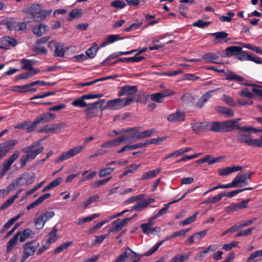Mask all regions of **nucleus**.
<instances>
[{
	"label": "nucleus",
	"instance_id": "nucleus-18",
	"mask_svg": "<svg viewBox=\"0 0 262 262\" xmlns=\"http://www.w3.org/2000/svg\"><path fill=\"white\" fill-rule=\"evenodd\" d=\"M138 92V87L136 85H125L122 86L118 93V96L133 95Z\"/></svg>",
	"mask_w": 262,
	"mask_h": 262
},
{
	"label": "nucleus",
	"instance_id": "nucleus-21",
	"mask_svg": "<svg viewBox=\"0 0 262 262\" xmlns=\"http://www.w3.org/2000/svg\"><path fill=\"white\" fill-rule=\"evenodd\" d=\"M242 169V167L240 166L227 167L225 168H220L218 172L220 176H226L231 173L240 171Z\"/></svg>",
	"mask_w": 262,
	"mask_h": 262
},
{
	"label": "nucleus",
	"instance_id": "nucleus-23",
	"mask_svg": "<svg viewBox=\"0 0 262 262\" xmlns=\"http://www.w3.org/2000/svg\"><path fill=\"white\" fill-rule=\"evenodd\" d=\"M191 252H188L186 253L178 254L172 257L169 262H184L188 260L192 255Z\"/></svg>",
	"mask_w": 262,
	"mask_h": 262
},
{
	"label": "nucleus",
	"instance_id": "nucleus-11",
	"mask_svg": "<svg viewBox=\"0 0 262 262\" xmlns=\"http://www.w3.org/2000/svg\"><path fill=\"white\" fill-rule=\"evenodd\" d=\"M38 246L39 243L36 241L26 243L25 245L21 262H24L29 256L32 255Z\"/></svg>",
	"mask_w": 262,
	"mask_h": 262
},
{
	"label": "nucleus",
	"instance_id": "nucleus-4",
	"mask_svg": "<svg viewBox=\"0 0 262 262\" xmlns=\"http://www.w3.org/2000/svg\"><path fill=\"white\" fill-rule=\"evenodd\" d=\"M138 127H132L125 130V132H135V133L130 134L129 136H127L129 140H127V141L132 143L133 141H137L149 137L156 132L155 129L153 128L141 132H138Z\"/></svg>",
	"mask_w": 262,
	"mask_h": 262
},
{
	"label": "nucleus",
	"instance_id": "nucleus-27",
	"mask_svg": "<svg viewBox=\"0 0 262 262\" xmlns=\"http://www.w3.org/2000/svg\"><path fill=\"white\" fill-rule=\"evenodd\" d=\"M161 168H158L145 172L141 176L140 179L141 180H144L155 178L161 172Z\"/></svg>",
	"mask_w": 262,
	"mask_h": 262
},
{
	"label": "nucleus",
	"instance_id": "nucleus-40",
	"mask_svg": "<svg viewBox=\"0 0 262 262\" xmlns=\"http://www.w3.org/2000/svg\"><path fill=\"white\" fill-rule=\"evenodd\" d=\"M115 168L113 167H107L100 170L98 176L100 178H103L106 176L110 175L113 172Z\"/></svg>",
	"mask_w": 262,
	"mask_h": 262
},
{
	"label": "nucleus",
	"instance_id": "nucleus-57",
	"mask_svg": "<svg viewBox=\"0 0 262 262\" xmlns=\"http://www.w3.org/2000/svg\"><path fill=\"white\" fill-rule=\"evenodd\" d=\"M65 50L59 45V43L55 48L54 55L56 57H63L64 56Z\"/></svg>",
	"mask_w": 262,
	"mask_h": 262
},
{
	"label": "nucleus",
	"instance_id": "nucleus-54",
	"mask_svg": "<svg viewBox=\"0 0 262 262\" xmlns=\"http://www.w3.org/2000/svg\"><path fill=\"white\" fill-rule=\"evenodd\" d=\"M205 159L206 162H207L209 165H211L219 162L220 161L221 158L219 157L214 159L212 155H208L205 157Z\"/></svg>",
	"mask_w": 262,
	"mask_h": 262
},
{
	"label": "nucleus",
	"instance_id": "nucleus-32",
	"mask_svg": "<svg viewBox=\"0 0 262 262\" xmlns=\"http://www.w3.org/2000/svg\"><path fill=\"white\" fill-rule=\"evenodd\" d=\"M124 55L123 52H118L111 54L108 56L101 63V64L103 66L112 65V62H108V61L113 59L116 58L117 57Z\"/></svg>",
	"mask_w": 262,
	"mask_h": 262
},
{
	"label": "nucleus",
	"instance_id": "nucleus-60",
	"mask_svg": "<svg viewBox=\"0 0 262 262\" xmlns=\"http://www.w3.org/2000/svg\"><path fill=\"white\" fill-rule=\"evenodd\" d=\"M223 196H224V193H222L208 199L206 202L207 203H214L220 201Z\"/></svg>",
	"mask_w": 262,
	"mask_h": 262
},
{
	"label": "nucleus",
	"instance_id": "nucleus-17",
	"mask_svg": "<svg viewBox=\"0 0 262 262\" xmlns=\"http://www.w3.org/2000/svg\"><path fill=\"white\" fill-rule=\"evenodd\" d=\"M204 129L222 133L223 132L222 122H204Z\"/></svg>",
	"mask_w": 262,
	"mask_h": 262
},
{
	"label": "nucleus",
	"instance_id": "nucleus-64",
	"mask_svg": "<svg viewBox=\"0 0 262 262\" xmlns=\"http://www.w3.org/2000/svg\"><path fill=\"white\" fill-rule=\"evenodd\" d=\"M238 210L237 203H233L225 208V211L228 212H234Z\"/></svg>",
	"mask_w": 262,
	"mask_h": 262
},
{
	"label": "nucleus",
	"instance_id": "nucleus-24",
	"mask_svg": "<svg viewBox=\"0 0 262 262\" xmlns=\"http://www.w3.org/2000/svg\"><path fill=\"white\" fill-rule=\"evenodd\" d=\"M33 33L38 37L41 36L46 33L48 30V26L41 24L33 28Z\"/></svg>",
	"mask_w": 262,
	"mask_h": 262
},
{
	"label": "nucleus",
	"instance_id": "nucleus-35",
	"mask_svg": "<svg viewBox=\"0 0 262 262\" xmlns=\"http://www.w3.org/2000/svg\"><path fill=\"white\" fill-rule=\"evenodd\" d=\"M225 74L227 76V77L225 78L226 80H234L238 81H245L244 77L242 76L236 75L235 74L232 73V72H226L225 71Z\"/></svg>",
	"mask_w": 262,
	"mask_h": 262
},
{
	"label": "nucleus",
	"instance_id": "nucleus-45",
	"mask_svg": "<svg viewBox=\"0 0 262 262\" xmlns=\"http://www.w3.org/2000/svg\"><path fill=\"white\" fill-rule=\"evenodd\" d=\"M147 207L146 202L145 200H142L138 202L136 205H135L132 210L141 211L143 209Z\"/></svg>",
	"mask_w": 262,
	"mask_h": 262
},
{
	"label": "nucleus",
	"instance_id": "nucleus-20",
	"mask_svg": "<svg viewBox=\"0 0 262 262\" xmlns=\"http://www.w3.org/2000/svg\"><path fill=\"white\" fill-rule=\"evenodd\" d=\"M236 58L243 61V60H250L254 62H259L258 57L255 56H252L246 53L245 51L242 50L238 52L236 55Z\"/></svg>",
	"mask_w": 262,
	"mask_h": 262
},
{
	"label": "nucleus",
	"instance_id": "nucleus-28",
	"mask_svg": "<svg viewBox=\"0 0 262 262\" xmlns=\"http://www.w3.org/2000/svg\"><path fill=\"white\" fill-rule=\"evenodd\" d=\"M149 224H141L140 225V227L144 233L146 234H156V232H160V228L159 227L151 228L150 227H149Z\"/></svg>",
	"mask_w": 262,
	"mask_h": 262
},
{
	"label": "nucleus",
	"instance_id": "nucleus-3",
	"mask_svg": "<svg viewBox=\"0 0 262 262\" xmlns=\"http://www.w3.org/2000/svg\"><path fill=\"white\" fill-rule=\"evenodd\" d=\"M35 179V176L34 173L24 172L8 186L7 192L9 193L16 187H18L24 184L26 185H31L34 182Z\"/></svg>",
	"mask_w": 262,
	"mask_h": 262
},
{
	"label": "nucleus",
	"instance_id": "nucleus-13",
	"mask_svg": "<svg viewBox=\"0 0 262 262\" xmlns=\"http://www.w3.org/2000/svg\"><path fill=\"white\" fill-rule=\"evenodd\" d=\"M56 115L51 113H45L38 115L34 120V124L37 126L39 124H43L54 120Z\"/></svg>",
	"mask_w": 262,
	"mask_h": 262
},
{
	"label": "nucleus",
	"instance_id": "nucleus-29",
	"mask_svg": "<svg viewBox=\"0 0 262 262\" xmlns=\"http://www.w3.org/2000/svg\"><path fill=\"white\" fill-rule=\"evenodd\" d=\"M242 50V48L239 46H230L227 47L226 49V56L227 57H230L235 55Z\"/></svg>",
	"mask_w": 262,
	"mask_h": 262
},
{
	"label": "nucleus",
	"instance_id": "nucleus-33",
	"mask_svg": "<svg viewBox=\"0 0 262 262\" xmlns=\"http://www.w3.org/2000/svg\"><path fill=\"white\" fill-rule=\"evenodd\" d=\"M219 56L213 53H208L204 55L202 58L207 62L217 63L215 61L219 59Z\"/></svg>",
	"mask_w": 262,
	"mask_h": 262
},
{
	"label": "nucleus",
	"instance_id": "nucleus-47",
	"mask_svg": "<svg viewBox=\"0 0 262 262\" xmlns=\"http://www.w3.org/2000/svg\"><path fill=\"white\" fill-rule=\"evenodd\" d=\"M99 199V195L98 194H94L91 196L83 203L84 208H86L92 203L97 202Z\"/></svg>",
	"mask_w": 262,
	"mask_h": 262
},
{
	"label": "nucleus",
	"instance_id": "nucleus-43",
	"mask_svg": "<svg viewBox=\"0 0 262 262\" xmlns=\"http://www.w3.org/2000/svg\"><path fill=\"white\" fill-rule=\"evenodd\" d=\"M192 129L196 133H199L202 129H204V122H195L191 123Z\"/></svg>",
	"mask_w": 262,
	"mask_h": 262
},
{
	"label": "nucleus",
	"instance_id": "nucleus-44",
	"mask_svg": "<svg viewBox=\"0 0 262 262\" xmlns=\"http://www.w3.org/2000/svg\"><path fill=\"white\" fill-rule=\"evenodd\" d=\"M98 50V47L96 45L88 49L86 51L85 54L88 57L93 58L95 57Z\"/></svg>",
	"mask_w": 262,
	"mask_h": 262
},
{
	"label": "nucleus",
	"instance_id": "nucleus-63",
	"mask_svg": "<svg viewBox=\"0 0 262 262\" xmlns=\"http://www.w3.org/2000/svg\"><path fill=\"white\" fill-rule=\"evenodd\" d=\"M238 244V242L234 241L230 243L225 244L223 246V249L226 251H230L233 247H237Z\"/></svg>",
	"mask_w": 262,
	"mask_h": 262
},
{
	"label": "nucleus",
	"instance_id": "nucleus-46",
	"mask_svg": "<svg viewBox=\"0 0 262 262\" xmlns=\"http://www.w3.org/2000/svg\"><path fill=\"white\" fill-rule=\"evenodd\" d=\"M238 94L242 97H246L248 99H251L253 97V94L248 91L246 88L242 89L238 92Z\"/></svg>",
	"mask_w": 262,
	"mask_h": 262
},
{
	"label": "nucleus",
	"instance_id": "nucleus-8",
	"mask_svg": "<svg viewBox=\"0 0 262 262\" xmlns=\"http://www.w3.org/2000/svg\"><path fill=\"white\" fill-rule=\"evenodd\" d=\"M18 143L16 139L7 140L0 144V160L4 158L7 154L13 149L15 146Z\"/></svg>",
	"mask_w": 262,
	"mask_h": 262
},
{
	"label": "nucleus",
	"instance_id": "nucleus-55",
	"mask_svg": "<svg viewBox=\"0 0 262 262\" xmlns=\"http://www.w3.org/2000/svg\"><path fill=\"white\" fill-rule=\"evenodd\" d=\"M16 199V195H13L7 200L1 207V210H4L11 205Z\"/></svg>",
	"mask_w": 262,
	"mask_h": 262
},
{
	"label": "nucleus",
	"instance_id": "nucleus-7",
	"mask_svg": "<svg viewBox=\"0 0 262 262\" xmlns=\"http://www.w3.org/2000/svg\"><path fill=\"white\" fill-rule=\"evenodd\" d=\"M20 154L19 150H15L8 159L4 162L2 168L0 169V178H2L5 176L10 169L12 164L19 157Z\"/></svg>",
	"mask_w": 262,
	"mask_h": 262
},
{
	"label": "nucleus",
	"instance_id": "nucleus-26",
	"mask_svg": "<svg viewBox=\"0 0 262 262\" xmlns=\"http://www.w3.org/2000/svg\"><path fill=\"white\" fill-rule=\"evenodd\" d=\"M123 37H120L117 34H112L106 36L105 41L100 45V48L104 47L105 46L114 43V42L123 39Z\"/></svg>",
	"mask_w": 262,
	"mask_h": 262
},
{
	"label": "nucleus",
	"instance_id": "nucleus-42",
	"mask_svg": "<svg viewBox=\"0 0 262 262\" xmlns=\"http://www.w3.org/2000/svg\"><path fill=\"white\" fill-rule=\"evenodd\" d=\"M198 214V212L195 213L194 214L190 216L180 222L179 225L182 226L188 225L193 222L196 219V216Z\"/></svg>",
	"mask_w": 262,
	"mask_h": 262
},
{
	"label": "nucleus",
	"instance_id": "nucleus-10",
	"mask_svg": "<svg viewBox=\"0 0 262 262\" xmlns=\"http://www.w3.org/2000/svg\"><path fill=\"white\" fill-rule=\"evenodd\" d=\"M67 127H68V125L64 122L47 124L39 129L38 132L45 133H60L62 132V128Z\"/></svg>",
	"mask_w": 262,
	"mask_h": 262
},
{
	"label": "nucleus",
	"instance_id": "nucleus-31",
	"mask_svg": "<svg viewBox=\"0 0 262 262\" xmlns=\"http://www.w3.org/2000/svg\"><path fill=\"white\" fill-rule=\"evenodd\" d=\"M215 110L218 112L224 114L226 117H231L234 115V111L228 107L218 106L215 107Z\"/></svg>",
	"mask_w": 262,
	"mask_h": 262
},
{
	"label": "nucleus",
	"instance_id": "nucleus-53",
	"mask_svg": "<svg viewBox=\"0 0 262 262\" xmlns=\"http://www.w3.org/2000/svg\"><path fill=\"white\" fill-rule=\"evenodd\" d=\"M124 252H126V258L129 257L130 259H133L140 256L139 254H138L132 250L128 247L125 249Z\"/></svg>",
	"mask_w": 262,
	"mask_h": 262
},
{
	"label": "nucleus",
	"instance_id": "nucleus-50",
	"mask_svg": "<svg viewBox=\"0 0 262 262\" xmlns=\"http://www.w3.org/2000/svg\"><path fill=\"white\" fill-rule=\"evenodd\" d=\"M72 104L74 106L79 107L80 108L86 107L87 105V104L84 101V99H82V96H81L80 98L73 101L72 103Z\"/></svg>",
	"mask_w": 262,
	"mask_h": 262
},
{
	"label": "nucleus",
	"instance_id": "nucleus-19",
	"mask_svg": "<svg viewBox=\"0 0 262 262\" xmlns=\"http://www.w3.org/2000/svg\"><path fill=\"white\" fill-rule=\"evenodd\" d=\"M220 89V88H219L215 90H212L205 93L198 101L196 104V106L198 108H202L204 105L205 103L212 96V94Z\"/></svg>",
	"mask_w": 262,
	"mask_h": 262
},
{
	"label": "nucleus",
	"instance_id": "nucleus-6",
	"mask_svg": "<svg viewBox=\"0 0 262 262\" xmlns=\"http://www.w3.org/2000/svg\"><path fill=\"white\" fill-rule=\"evenodd\" d=\"M173 93L170 90H166L161 93H156L151 94L150 96L148 95H143L141 97H143V99H145V101L142 100L141 99H138L136 100V102H140L142 103H145L146 100L149 97H150V99L155 102L158 103H161L164 101V99L165 97L170 96L172 95Z\"/></svg>",
	"mask_w": 262,
	"mask_h": 262
},
{
	"label": "nucleus",
	"instance_id": "nucleus-14",
	"mask_svg": "<svg viewBox=\"0 0 262 262\" xmlns=\"http://www.w3.org/2000/svg\"><path fill=\"white\" fill-rule=\"evenodd\" d=\"M129 138L126 136H122L120 137L106 141L101 144L100 147L104 148H111L119 146L121 142L127 141Z\"/></svg>",
	"mask_w": 262,
	"mask_h": 262
},
{
	"label": "nucleus",
	"instance_id": "nucleus-59",
	"mask_svg": "<svg viewBox=\"0 0 262 262\" xmlns=\"http://www.w3.org/2000/svg\"><path fill=\"white\" fill-rule=\"evenodd\" d=\"M210 24V22L205 21L203 20H199L193 23L192 26L201 28H204L207 27Z\"/></svg>",
	"mask_w": 262,
	"mask_h": 262
},
{
	"label": "nucleus",
	"instance_id": "nucleus-22",
	"mask_svg": "<svg viewBox=\"0 0 262 262\" xmlns=\"http://www.w3.org/2000/svg\"><path fill=\"white\" fill-rule=\"evenodd\" d=\"M185 113L183 112L177 111L175 113L169 115L167 120L170 122H179L185 120Z\"/></svg>",
	"mask_w": 262,
	"mask_h": 262
},
{
	"label": "nucleus",
	"instance_id": "nucleus-37",
	"mask_svg": "<svg viewBox=\"0 0 262 262\" xmlns=\"http://www.w3.org/2000/svg\"><path fill=\"white\" fill-rule=\"evenodd\" d=\"M18 233H20L19 235L20 242H24L33 233L32 231L29 228H26L22 232H19Z\"/></svg>",
	"mask_w": 262,
	"mask_h": 262
},
{
	"label": "nucleus",
	"instance_id": "nucleus-58",
	"mask_svg": "<svg viewBox=\"0 0 262 262\" xmlns=\"http://www.w3.org/2000/svg\"><path fill=\"white\" fill-rule=\"evenodd\" d=\"M211 34L214 36L216 39H225L228 36V34L225 32H218L211 33Z\"/></svg>",
	"mask_w": 262,
	"mask_h": 262
},
{
	"label": "nucleus",
	"instance_id": "nucleus-39",
	"mask_svg": "<svg viewBox=\"0 0 262 262\" xmlns=\"http://www.w3.org/2000/svg\"><path fill=\"white\" fill-rule=\"evenodd\" d=\"M81 16V12L78 9H73L70 13L68 19L70 21L74 19L79 18Z\"/></svg>",
	"mask_w": 262,
	"mask_h": 262
},
{
	"label": "nucleus",
	"instance_id": "nucleus-16",
	"mask_svg": "<svg viewBox=\"0 0 262 262\" xmlns=\"http://www.w3.org/2000/svg\"><path fill=\"white\" fill-rule=\"evenodd\" d=\"M36 126V124H34V120L33 122L25 121L15 125L14 128L26 129L28 133H31L35 130Z\"/></svg>",
	"mask_w": 262,
	"mask_h": 262
},
{
	"label": "nucleus",
	"instance_id": "nucleus-48",
	"mask_svg": "<svg viewBox=\"0 0 262 262\" xmlns=\"http://www.w3.org/2000/svg\"><path fill=\"white\" fill-rule=\"evenodd\" d=\"M110 5L117 9H122L125 7L126 4L123 1L116 0L112 2Z\"/></svg>",
	"mask_w": 262,
	"mask_h": 262
},
{
	"label": "nucleus",
	"instance_id": "nucleus-34",
	"mask_svg": "<svg viewBox=\"0 0 262 262\" xmlns=\"http://www.w3.org/2000/svg\"><path fill=\"white\" fill-rule=\"evenodd\" d=\"M20 233L15 234L12 238H11L7 244V250L10 252L12 250L13 247L16 246V243L19 237Z\"/></svg>",
	"mask_w": 262,
	"mask_h": 262
},
{
	"label": "nucleus",
	"instance_id": "nucleus-12",
	"mask_svg": "<svg viewBox=\"0 0 262 262\" xmlns=\"http://www.w3.org/2000/svg\"><path fill=\"white\" fill-rule=\"evenodd\" d=\"M246 132L241 130L237 135L238 142L241 143H246L249 146H255L256 139H252L250 134Z\"/></svg>",
	"mask_w": 262,
	"mask_h": 262
},
{
	"label": "nucleus",
	"instance_id": "nucleus-51",
	"mask_svg": "<svg viewBox=\"0 0 262 262\" xmlns=\"http://www.w3.org/2000/svg\"><path fill=\"white\" fill-rule=\"evenodd\" d=\"M112 224L113 225V227L109 230L108 232H117L121 230L122 228L121 227L119 223V219L114 221L112 222Z\"/></svg>",
	"mask_w": 262,
	"mask_h": 262
},
{
	"label": "nucleus",
	"instance_id": "nucleus-15",
	"mask_svg": "<svg viewBox=\"0 0 262 262\" xmlns=\"http://www.w3.org/2000/svg\"><path fill=\"white\" fill-rule=\"evenodd\" d=\"M240 118L222 122L223 132H228L231 130L240 129L238 122Z\"/></svg>",
	"mask_w": 262,
	"mask_h": 262
},
{
	"label": "nucleus",
	"instance_id": "nucleus-52",
	"mask_svg": "<svg viewBox=\"0 0 262 262\" xmlns=\"http://www.w3.org/2000/svg\"><path fill=\"white\" fill-rule=\"evenodd\" d=\"M72 244V242H68L62 244L58 247H57L54 250V254H58L64 250L66 249L68 247H69Z\"/></svg>",
	"mask_w": 262,
	"mask_h": 262
},
{
	"label": "nucleus",
	"instance_id": "nucleus-62",
	"mask_svg": "<svg viewBox=\"0 0 262 262\" xmlns=\"http://www.w3.org/2000/svg\"><path fill=\"white\" fill-rule=\"evenodd\" d=\"M228 16H221L219 18L220 21L222 22H230L231 21V17L235 15V14L232 12H228L227 13Z\"/></svg>",
	"mask_w": 262,
	"mask_h": 262
},
{
	"label": "nucleus",
	"instance_id": "nucleus-25",
	"mask_svg": "<svg viewBox=\"0 0 262 262\" xmlns=\"http://www.w3.org/2000/svg\"><path fill=\"white\" fill-rule=\"evenodd\" d=\"M234 179L237 187L247 185L249 183L248 179L244 173L242 174L238 173Z\"/></svg>",
	"mask_w": 262,
	"mask_h": 262
},
{
	"label": "nucleus",
	"instance_id": "nucleus-38",
	"mask_svg": "<svg viewBox=\"0 0 262 262\" xmlns=\"http://www.w3.org/2000/svg\"><path fill=\"white\" fill-rule=\"evenodd\" d=\"M57 231V229H56V227H54L53 230L49 233L50 237L46 242V245H47V247H49L51 243H54L56 241Z\"/></svg>",
	"mask_w": 262,
	"mask_h": 262
},
{
	"label": "nucleus",
	"instance_id": "nucleus-41",
	"mask_svg": "<svg viewBox=\"0 0 262 262\" xmlns=\"http://www.w3.org/2000/svg\"><path fill=\"white\" fill-rule=\"evenodd\" d=\"M20 63L23 64L22 69L28 70L29 71H30L32 67V65L34 64L33 61L25 58L21 60Z\"/></svg>",
	"mask_w": 262,
	"mask_h": 262
},
{
	"label": "nucleus",
	"instance_id": "nucleus-2",
	"mask_svg": "<svg viewBox=\"0 0 262 262\" xmlns=\"http://www.w3.org/2000/svg\"><path fill=\"white\" fill-rule=\"evenodd\" d=\"M43 150L44 147L43 146L35 149L33 145H30L22 148L21 151L27 154L23 155L19 160L20 167H24L27 162L34 160Z\"/></svg>",
	"mask_w": 262,
	"mask_h": 262
},
{
	"label": "nucleus",
	"instance_id": "nucleus-49",
	"mask_svg": "<svg viewBox=\"0 0 262 262\" xmlns=\"http://www.w3.org/2000/svg\"><path fill=\"white\" fill-rule=\"evenodd\" d=\"M46 221L41 215L39 216L34 221L35 226L37 229H41L43 228Z\"/></svg>",
	"mask_w": 262,
	"mask_h": 262
},
{
	"label": "nucleus",
	"instance_id": "nucleus-36",
	"mask_svg": "<svg viewBox=\"0 0 262 262\" xmlns=\"http://www.w3.org/2000/svg\"><path fill=\"white\" fill-rule=\"evenodd\" d=\"M99 104V102H96L93 103H89L86 106L87 108L85 109L84 113L86 115L87 118H91V115L94 112L93 110L96 107V106Z\"/></svg>",
	"mask_w": 262,
	"mask_h": 262
},
{
	"label": "nucleus",
	"instance_id": "nucleus-9",
	"mask_svg": "<svg viewBox=\"0 0 262 262\" xmlns=\"http://www.w3.org/2000/svg\"><path fill=\"white\" fill-rule=\"evenodd\" d=\"M85 148V145H79L75 146L73 148L70 149L69 151L61 155L58 158V159L55 160V162L59 163L64 160L69 159V158L80 153Z\"/></svg>",
	"mask_w": 262,
	"mask_h": 262
},
{
	"label": "nucleus",
	"instance_id": "nucleus-56",
	"mask_svg": "<svg viewBox=\"0 0 262 262\" xmlns=\"http://www.w3.org/2000/svg\"><path fill=\"white\" fill-rule=\"evenodd\" d=\"M171 204V203H170L169 202V203L165 204L164 205V208L161 209L156 214H155L153 217H152V219H156L159 217L160 216L165 214L168 211L169 205Z\"/></svg>",
	"mask_w": 262,
	"mask_h": 262
},
{
	"label": "nucleus",
	"instance_id": "nucleus-61",
	"mask_svg": "<svg viewBox=\"0 0 262 262\" xmlns=\"http://www.w3.org/2000/svg\"><path fill=\"white\" fill-rule=\"evenodd\" d=\"M103 96V94L102 93L96 94H86L83 95L82 96V99L84 100L86 99H92L95 98H101Z\"/></svg>",
	"mask_w": 262,
	"mask_h": 262
},
{
	"label": "nucleus",
	"instance_id": "nucleus-30",
	"mask_svg": "<svg viewBox=\"0 0 262 262\" xmlns=\"http://www.w3.org/2000/svg\"><path fill=\"white\" fill-rule=\"evenodd\" d=\"M174 238V237H172L171 235L165 238V239L161 241L159 243H157L151 249L149 250L147 252L144 253L143 255L147 256H149L154 252H155L159 248V247L162 245V244L166 241H168L171 238Z\"/></svg>",
	"mask_w": 262,
	"mask_h": 262
},
{
	"label": "nucleus",
	"instance_id": "nucleus-1",
	"mask_svg": "<svg viewBox=\"0 0 262 262\" xmlns=\"http://www.w3.org/2000/svg\"><path fill=\"white\" fill-rule=\"evenodd\" d=\"M23 12L30 14L34 21H40L45 20L51 14L52 10H43L40 5L34 3L28 5L23 9Z\"/></svg>",
	"mask_w": 262,
	"mask_h": 262
},
{
	"label": "nucleus",
	"instance_id": "nucleus-5",
	"mask_svg": "<svg viewBox=\"0 0 262 262\" xmlns=\"http://www.w3.org/2000/svg\"><path fill=\"white\" fill-rule=\"evenodd\" d=\"M134 99L131 97L123 98H116L108 100L107 102L105 108L110 110H117L129 105Z\"/></svg>",
	"mask_w": 262,
	"mask_h": 262
}]
</instances>
